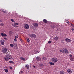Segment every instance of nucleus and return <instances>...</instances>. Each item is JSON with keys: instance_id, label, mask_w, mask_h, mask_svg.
Segmentation results:
<instances>
[{"instance_id": "33", "label": "nucleus", "mask_w": 74, "mask_h": 74, "mask_svg": "<svg viewBox=\"0 0 74 74\" xmlns=\"http://www.w3.org/2000/svg\"><path fill=\"white\" fill-rule=\"evenodd\" d=\"M27 42H29L30 41V40L29 39V38H27Z\"/></svg>"}, {"instance_id": "23", "label": "nucleus", "mask_w": 74, "mask_h": 74, "mask_svg": "<svg viewBox=\"0 0 74 74\" xmlns=\"http://www.w3.org/2000/svg\"><path fill=\"white\" fill-rule=\"evenodd\" d=\"M51 27L53 29H54V28H56V26H55V25H53L52 26H51Z\"/></svg>"}, {"instance_id": "28", "label": "nucleus", "mask_w": 74, "mask_h": 74, "mask_svg": "<svg viewBox=\"0 0 74 74\" xmlns=\"http://www.w3.org/2000/svg\"><path fill=\"white\" fill-rule=\"evenodd\" d=\"M33 37L36 38V35L34 34H33Z\"/></svg>"}, {"instance_id": "20", "label": "nucleus", "mask_w": 74, "mask_h": 74, "mask_svg": "<svg viewBox=\"0 0 74 74\" xmlns=\"http://www.w3.org/2000/svg\"><path fill=\"white\" fill-rule=\"evenodd\" d=\"M49 64L50 65H52V66H53V65H54V63H53V62H49Z\"/></svg>"}, {"instance_id": "13", "label": "nucleus", "mask_w": 74, "mask_h": 74, "mask_svg": "<svg viewBox=\"0 0 74 74\" xmlns=\"http://www.w3.org/2000/svg\"><path fill=\"white\" fill-rule=\"evenodd\" d=\"M25 67L26 69H29V65L28 64H27L25 65Z\"/></svg>"}, {"instance_id": "10", "label": "nucleus", "mask_w": 74, "mask_h": 74, "mask_svg": "<svg viewBox=\"0 0 74 74\" xmlns=\"http://www.w3.org/2000/svg\"><path fill=\"white\" fill-rule=\"evenodd\" d=\"M67 71L69 74H71V73H72V71L70 69L68 70Z\"/></svg>"}, {"instance_id": "36", "label": "nucleus", "mask_w": 74, "mask_h": 74, "mask_svg": "<svg viewBox=\"0 0 74 74\" xmlns=\"http://www.w3.org/2000/svg\"><path fill=\"white\" fill-rule=\"evenodd\" d=\"M14 41H17V40L16 39V38H15L14 39Z\"/></svg>"}, {"instance_id": "11", "label": "nucleus", "mask_w": 74, "mask_h": 74, "mask_svg": "<svg viewBox=\"0 0 74 74\" xmlns=\"http://www.w3.org/2000/svg\"><path fill=\"white\" fill-rule=\"evenodd\" d=\"M70 59L71 61H74V57H70Z\"/></svg>"}, {"instance_id": "47", "label": "nucleus", "mask_w": 74, "mask_h": 74, "mask_svg": "<svg viewBox=\"0 0 74 74\" xmlns=\"http://www.w3.org/2000/svg\"><path fill=\"white\" fill-rule=\"evenodd\" d=\"M36 28H34V30H36Z\"/></svg>"}, {"instance_id": "25", "label": "nucleus", "mask_w": 74, "mask_h": 74, "mask_svg": "<svg viewBox=\"0 0 74 74\" xmlns=\"http://www.w3.org/2000/svg\"><path fill=\"white\" fill-rule=\"evenodd\" d=\"M4 70H5V72L6 73H8V70L7 69H5Z\"/></svg>"}, {"instance_id": "3", "label": "nucleus", "mask_w": 74, "mask_h": 74, "mask_svg": "<svg viewBox=\"0 0 74 74\" xmlns=\"http://www.w3.org/2000/svg\"><path fill=\"white\" fill-rule=\"evenodd\" d=\"M51 61L53 63H56L58 61V59L56 58H53L51 59Z\"/></svg>"}, {"instance_id": "46", "label": "nucleus", "mask_w": 74, "mask_h": 74, "mask_svg": "<svg viewBox=\"0 0 74 74\" xmlns=\"http://www.w3.org/2000/svg\"><path fill=\"white\" fill-rule=\"evenodd\" d=\"M67 23H68V24L69 23V21H68V22H67Z\"/></svg>"}, {"instance_id": "12", "label": "nucleus", "mask_w": 74, "mask_h": 74, "mask_svg": "<svg viewBox=\"0 0 74 74\" xmlns=\"http://www.w3.org/2000/svg\"><path fill=\"white\" fill-rule=\"evenodd\" d=\"M36 60H38V61H41V58L39 57H36Z\"/></svg>"}, {"instance_id": "30", "label": "nucleus", "mask_w": 74, "mask_h": 74, "mask_svg": "<svg viewBox=\"0 0 74 74\" xmlns=\"http://www.w3.org/2000/svg\"><path fill=\"white\" fill-rule=\"evenodd\" d=\"M14 47H16V46H17V44L16 43H15L14 44Z\"/></svg>"}, {"instance_id": "18", "label": "nucleus", "mask_w": 74, "mask_h": 74, "mask_svg": "<svg viewBox=\"0 0 74 74\" xmlns=\"http://www.w3.org/2000/svg\"><path fill=\"white\" fill-rule=\"evenodd\" d=\"M43 22H44L45 23H47L48 22V21H47V20L45 19H43Z\"/></svg>"}, {"instance_id": "40", "label": "nucleus", "mask_w": 74, "mask_h": 74, "mask_svg": "<svg viewBox=\"0 0 74 74\" xmlns=\"http://www.w3.org/2000/svg\"><path fill=\"white\" fill-rule=\"evenodd\" d=\"M71 30H72V31H73V30H74V29L73 28L71 29Z\"/></svg>"}, {"instance_id": "31", "label": "nucleus", "mask_w": 74, "mask_h": 74, "mask_svg": "<svg viewBox=\"0 0 74 74\" xmlns=\"http://www.w3.org/2000/svg\"><path fill=\"white\" fill-rule=\"evenodd\" d=\"M48 42V43H49V44H51V43L52 42V41H51V40H50Z\"/></svg>"}, {"instance_id": "27", "label": "nucleus", "mask_w": 74, "mask_h": 74, "mask_svg": "<svg viewBox=\"0 0 74 74\" xmlns=\"http://www.w3.org/2000/svg\"><path fill=\"white\" fill-rule=\"evenodd\" d=\"M8 62L10 63H14V62L12 61H10Z\"/></svg>"}, {"instance_id": "37", "label": "nucleus", "mask_w": 74, "mask_h": 74, "mask_svg": "<svg viewBox=\"0 0 74 74\" xmlns=\"http://www.w3.org/2000/svg\"><path fill=\"white\" fill-rule=\"evenodd\" d=\"M71 25L72 26H73V27H74V25L72 23H71Z\"/></svg>"}, {"instance_id": "44", "label": "nucleus", "mask_w": 74, "mask_h": 74, "mask_svg": "<svg viewBox=\"0 0 74 74\" xmlns=\"http://www.w3.org/2000/svg\"><path fill=\"white\" fill-rule=\"evenodd\" d=\"M33 67H34V68H36V66H34V65L33 66Z\"/></svg>"}, {"instance_id": "24", "label": "nucleus", "mask_w": 74, "mask_h": 74, "mask_svg": "<svg viewBox=\"0 0 74 74\" xmlns=\"http://www.w3.org/2000/svg\"><path fill=\"white\" fill-rule=\"evenodd\" d=\"M40 67H44V65L43 64H40Z\"/></svg>"}, {"instance_id": "32", "label": "nucleus", "mask_w": 74, "mask_h": 74, "mask_svg": "<svg viewBox=\"0 0 74 74\" xmlns=\"http://www.w3.org/2000/svg\"><path fill=\"white\" fill-rule=\"evenodd\" d=\"M34 52H35L36 53H38V51H36V50H34Z\"/></svg>"}, {"instance_id": "35", "label": "nucleus", "mask_w": 74, "mask_h": 74, "mask_svg": "<svg viewBox=\"0 0 74 74\" xmlns=\"http://www.w3.org/2000/svg\"><path fill=\"white\" fill-rule=\"evenodd\" d=\"M15 37V38H18V35H17V36H16Z\"/></svg>"}, {"instance_id": "21", "label": "nucleus", "mask_w": 74, "mask_h": 74, "mask_svg": "<svg viewBox=\"0 0 74 74\" xmlns=\"http://www.w3.org/2000/svg\"><path fill=\"white\" fill-rule=\"evenodd\" d=\"M33 34H31L30 35H29V36L30 37H33Z\"/></svg>"}, {"instance_id": "6", "label": "nucleus", "mask_w": 74, "mask_h": 74, "mask_svg": "<svg viewBox=\"0 0 74 74\" xmlns=\"http://www.w3.org/2000/svg\"><path fill=\"white\" fill-rule=\"evenodd\" d=\"M65 40L66 42H70L71 41V40L68 38H66L65 39Z\"/></svg>"}, {"instance_id": "4", "label": "nucleus", "mask_w": 74, "mask_h": 74, "mask_svg": "<svg viewBox=\"0 0 74 74\" xmlns=\"http://www.w3.org/2000/svg\"><path fill=\"white\" fill-rule=\"evenodd\" d=\"M2 51L3 53H6V52H7V48H4L2 49Z\"/></svg>"}, {"instance_id": "26", "label": "nucleus", "mask_w": 74, "mask_h": 74, "mask_svg": "<svg viewBox=\"0 0 74 74\" xmlns=\"http://www.w3.org/2000/svg\"><path fill=\"white\" fill-rule=\"evenodd\" d=\"M10 47H14V45L12 44H11L10 45Z\"/></svg>"}, {"instance_id": "9", "label": "nucleus", "mask_w": 74, "mask_h": 74, "mask_svg": "<svg viewBox=\"0 0 74 74\" xmlns=\"http://www.w3.org/2000/svg\"><path fill=\"white\" fill-rule=\"evenodd\" d=\"M24 27L26 29H28L29 28V25H28V24H25L24 26Z\"/></svg>"}, {"instance_id": "34", "label": "nucleus", "mask_w": 74, "mask_h": 74, "mask_svg": "<svg viewBox=\"0 0 74 74\" xmlns=\"http://www.w3.org/2000/svg\"><path fill=\"white\" fill-rule=\"evenodd\" d=\"M11 21H12L13 22H15V21H14V20L13 19H12L11 20Z\"/></svg>"}, {"instance_id": "19", "label": "nucleus", "mask_w": 74, "mask_h": 74, "mask_svg": "<svg viewBox=\"0 0 74 74\" xmlns=\"http://www.w3.org/2000/svg\"><path fill=\"white\" fill-rule=\"evenodd\" d=\"M9 34L10 36H11L12 34V31H10L9 32Z\"/></svg>"}, {"instance_id": "8", "label": "nucleus", "mask_w": 74, "mask_h": 74, "mask_svg": "<svg viewBox=\"0 0 74 74\" xmlns=\"http://www.w3.org/2000/svg\"><path fill=\"white\" fill-rule=\"evenodd\" d=\"M38 25L37 23H34V26L35 28L37 27H38Z\"/></svg>"}, {"instance_id": "45", "label": "nucleus", "mask_w": 74, "mask_h": 74, "mask_svg": "<svg viewBox=\"0 0 74 74\" xmlns=\"http://www.w3.org/2000/svg\"><path fill=\"white\" fill-rule=\"evenodd\" d=\"M4 39H5V40H6V39H7V38H4Z\"/></svg>"}, {"instance_id": "39", "label": "nucleus", "mask_w": 74, "mask_h": 74, "mask_svg": "<svg viewBox=\"0 0 74 74\" xmlns=\"http://www.w3.org/2000/svg\"><path fill=\"white\" fill-rule=\"evenodd\" d=\"M69 56H70V57H71H71H72V55H71V54H70L69 55Z\"/></svg>"}, {"instance_id": "5", "label": "nucleus", "mask_w": 74, "mask_h": 74, "mask_svg": "<svg viewBox=\"0 0 74 74\" xmlns=\"http://www.w3.org/2000/svg\"><path fill=\"white\" fill-rule=\"evenodd\" d=\"M18 23H15L14 24L12 25V26H13V27H18V26H17V25H18Z\"/></svg>"}, {"instance_id": "22", "label": "nucleus", "mask_w": 74, "mask_h": 74, "mask_svg": "<svg viewBox=\"0 0 74 74\" xmlns=\"http://www.w3.org/2000/svg\"><path fill=\"white\" fill-rule=\"evenodd\" d=\"M20 59H21V60H23V61H25V58H23L21 57Z\"/></svg>"}, {"instance_id": "16", "label": "nucleus", "mask_w": 74, "mask_h": 74, "mask_svg": "<svg viewBox=\"0 0 74 74\" xmlns=\"http://www.w3.org/2000/svg\"><path fill=\"white\" fill-rule=\"evenodd\" d=\"M42 59L44 60H47V58L46 57H42Z\"/></svg>"}, {"instance_id": "2", "label": "nucleus", "mask_w": 74, "mask_h": 74, "mask_svg": "<svg viewBox=\"0 0 74 74\" xmlns=\"http://www.w3.org/2000/svg\"><path fill=\"white\" fill-rule=\"evenodd\" d=\"M60 52H64V53H65L66 54H68V53H69V51H68V50L67 49H61L60 50Z\"/></svg>"}, {"instance_id": "43", "label": "nucleus", "mask_w": 74, "mask_h": 74, "mask_svg": "<svg viewBox=\"0 0 74 74\" xmlns=\"http://www.w3.org/2000/svg\"><path fill=\"white\" fill-rule=\"evenodd\" d=\"M21 73H23V71H21Z\"/></svg>"}, {"instance_id": "38", "label": "nucleus", "mask_w": 74, "mask_h": 74, "mask_svg": "<svg viewBox=\"0 0 74 74\" xmlns=\"http://www.w3.org/2000/svg\"><path fill=\"white\" fill-rule=\"evenodd\" d=\"M10 70H12V67H10Z\"/></svg>"}, {"instance_id": "1", "label": "nucleus", "mask_w": 74, "mask_h": 74, "mask_svg": "<svg viewBox=\"0 0 74 74\" xmlns=\"http://www.w3.org/2000/svg\"><path fill=\"white\" fill-rule=\"evenodd\" d=\"M12 58V56L8 54L6 56V58H4V60L5 61H8V59H11Z\"/></svg>"}, {"instance_id": "17", "label": "nucleus", "mask_w": 74, "mask_h": 74, "mask_svg": "<svg viewBox=\"0 0 74 74\" xmlns=\"http://www.w3.org/2000/svg\"><path fill=\"white\" fill-rule=\"evenodd\" d=\"M58 39H59V37L58 36H56L54 38V40L56 41H58Z\"/></svg>"}, {"instance_id": "42", "label": "nucleus", "mask_w": 74, "mask_h": 74, "mask_svg": "<svg viewBox=\"0 0 74 74\" xmlns=\"http://www.w3.org/2000/svg\"><path fill=\"white\" fill-rule=\"evenodd\" d=\"M0 22H2V20L0 19Z\"/></svg>"}, {"instance_id": "14", "label": "nucleus", "mask_w": 74, "mask_h": 74, "mask_svg": "<svg viewBox=\"0 0 74 74\" xmlns=\"http://www.w3.org/2000/svg\"><path fill=\"white\" fill-rule=\"evenodd\" d=\"M1 35L3 37V36H5V37H7V35L6 34H4L3 33H1Z\"/></svg>"}, {"instance_id": "29", "label": "nucleus", "mask_w": 74, "mask_h": 74, "mask_svg": "<svg viewBox=\"0 0 74 74\" xmlns=\"http://www.w3.org/2000/svg\"><path fill=\"white\" fill-rule=\"evenodd\" d=\"M60 74H64V72H63V71H60Z\"/></svg>"}, {"instance_id": "7", "label": "nucleus", "mask_w": 74, "mask_h": 74, "mask_svg": "<svg viewBox=\"0 0 74 74\" xmlns=\"http://www.w3.org/2000/svg\"><path fill=\"white\" fill-rule=\"evenodd\" d=\"M1 10L3 12H4V13H5V14H7V13H8V12L7 11L3 9H2Z\"/></svg>"}, {"instance_id": "41", "label": "nucleus", "mask_w": 74, "mask_h": 74, "mask_svg": "<svg viewBox=\"0 0 74 74\" xmlns=\"http://www.w3.org/2000/svg\"><path fill=\"white\" fill-rule=\"evenodd\" d=\"M20 40L21 41H22V39L21 38H20Z\"/></svg>"}, {"instance_id": "15", "label": "nucleus", "mask_w": 74, "mask_h": 74, "mask_svg": "<svg viewBox=\"0 0 74 74\" xmlns=\"http://www.w3.org/2000/svg\"><path fill=\"white\" fill-rule=\"evenodd\" d=\"M0 42L1 43V45H4V41L2 40H0Z\"/></svg>"}]
</instances>
